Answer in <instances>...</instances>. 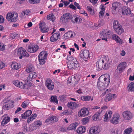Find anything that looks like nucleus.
Returning <instances> with one entry per match:
<instances>
[{
  "label": "nucleus",
  "instance_id": "obj_1",
  "mask_svg": "<svg viewBox=\"0 0 134 134\" xmlns=\"http://www.w3.org/2000/svg\"><path fill=\"white\" fill-rule=\"evenodd\" d=\"M110 75L105 74L101 75L99 78L97 87L100 90L102 91L107 88L110 83Z\"/></svg>",
  "mask_w": 134,
  "mask_h": 134
},
{
  "label": "nucleus",
  "instance_id": "obj_2",
  "mask_svg": "<svg viewBox=\"0 0 134 134\" xmlns=\"http://www.w3.org/2000/svg\"><path fill=\"white\" fill-rule=\"evenodd\" d=\"M110 63L108 59L104 56H100L99 57L98 60L96 63L97 70L99 71L102 70L103 68L106 69L109 66Z\"/></svg>",
  "mask_w": 134,
  "mask_h": 134
},
{
  "label": "nucleus",
  "instance_id": "obj_3",
  "mask_svg": "<svg viewBox=\"0 0 134 134\" xmlns=\"http://www.w3.org/2000/svg\"><path fill=\"white\" fill-rule=\"evenodd\" d=\"M72 15L70 13H65L61 16L60 18V21L63 24L66 23L70 20L72 22H74Z\"/></svg>",
  "mask_w": 134,
  "mask_h": 134
},
{
  "label": "nucleus",
  "instance_id": "obj_4",
  "mask_svg": "<svg viewBox=\"0 0 134 134\" xmlns=\"http://www.w3.org/2000/svg\"><path fill=\"white\" fill-rule=\"evenodd\" d=\"M16 53L19 56V58L21 59L23 57H27L29 56L26 50L22 47L19 48L18 49L15 50Z\"/></svg>",
  "mask_w": 134,
  "mask_h": 134
},
{
  "label": "nucleus",
  "instance_id": "obj_5",
  "mask_svg": "<svg viewBox=\"0 0 134 134\" xmlns=\"http://www.w3.org/2000/svg\"><path fill=\"white\" fill-rule=\"evenodd\" d=\"M18 13L10 12L7 13L6 19L8 21L15 22L18 20Z\"/></svg>",
  "mask_w": 134,
  "mask_h": 134
},
{
  "label": "nucleus",
  "instance_id": "obj_6",
  "mask_svg": "<svg viewBox=\"0 0 134 134\" xmlns=\"http://www.w3.org/2000/svg\"><path fill=\"white\" fill-rule=\"evenodd\" d=\"M90 53L89 51L86 49L82 50L80 52L79 56L87 62V59L90 58Z\"/></svg>",
  "mask_w": 134,
  "mask_h": 134
},
{
  "label": "nucleus",
  "instance_id": "obj_7",
  "mask_svg": "<svg viewBox=\"0 0 134 134\" xmlns=\"http://www.w3.org/2000/svg\"><path fill=\"white\" fill-rule=\"evenodd\" d=\"M39 48V47L36 44H31L28 46L27 51L31 53L37 52Z\"/></svg>",
  "mask_w": 134,
  "mask_h": 134
},
{
  "label": "nucleus",
  "instance_id": "obj_8",
  "mask_svg": "<svg viewBox=\"0 0 134 134\" xmlns=\"http://www.w3.org/2000/svg\"><path fill=\"white\" fill-rule=\"evenodd\" d=\"M100 128L98 126L91 127L89 129V134H99L100 131Z\"/></svg>",
  "mask_w": 134,
  "mask_h": 134
},
{
  "label": "nucleus",
  "instance_id": "obj_9",
  "mask_svg": "<svg viewBox=\"0 0 134 134\" xmlns=\"http://www.w3.org/2000/svg\"><path fill=\"white\" fill-rule=\"evenodd\" d=\"M46 86L50 90H52L54 88V83L50 79H48L46 82Z\"/></svg>",
  "mask_w": 134,
  "mask_h": 134
},
{
  "label": "nucleus",
  "instance_id": "obj_10",
  "mask_svg": "<svg viewBox=\"0 0 134 134\" xmlns=\"http://www.w3.org/2000/svg\"><path fill=\"white\" fill-rule=\"evenodd\" d=\"M120 117L119 114H115L110 120L111 122L114 124H116L119 123V120L120 119Z\"/></svg>",
  "mask_w": 134,
  "mask_h": 134
},
{
  "label": "nucleus",
  "instance_id": "obj_11",
  "mask_svg": "<svg viewBox=\"0 0 134 134\" xmlns=\"http://www.w3.org/2000/svg\"><path fill=\"white\" fill-rule=\"evenodd\" d=\"M89 111L88 109L83 108L81 109L78 112V115L80 117H84L88 115Z\"/></svg>",
  "mask_w": 134,
  "mask_h": 134
},
{
  "label": "nucleus",
  "instance_id": "obj_12",
  "mask_svg": "<svg viewBox=\"0 0 134 134\" xmlns=\"http://www.w3.org/2000/svg\"><path fill=\"white\" fill-rule=\"evenodd\" d=\"M126 63L125 62H121L117 67V71L119 73H121L126 67Z\"/></svg>",
  "mask_w": 134,
  "mask_h": 134
},
{
  "label": "nucleus",
  "instance_id": "obj_13",
  "mask_svg": "<svg viewBox=\"0 0 134 134\" xmlns=\"http://www.w3.org/2000/svg\"><path fill=\"white\" fill-rule=\"evenodd\" d=\"M121 11L122 12V14L129 15L131 16H133V14L131 13V10L127 7H124L122 9V10H121Z\"/></svg>",
  "mask_w": 134,
  "mask_h": 134
},
{
  "label": "nucleus",
  "instance_id": "obj_14",
  "mask_svg": "<svg viewBox=\"0 0 134 134\" xmlns=\"http://www.w3.org/2000/svg\"><path fill=\"white\" fill-rule=\"evenodd\" d=\"M122 115L124 119L129 120L132 117V114L130 111H125L123 112Z\"/></svg>",
  "mask_w": 134,
  "mask_h": 134
},
{
  "label": "nucleus",
  "instance_id": "obj_15",
  "mask_svg": "<svg viewBox=\"0 0 134 134\" xmlns=\"http://www.w3.org/2000/svg\"><path fill=\"white\" fill-rule=\"evenodd\" d=\"M80 75L79 74H76L73 77V78L69 77L68 81V82L69 83H71V81H69V80H72V79H73V81H74V84H76L78 83L80 79V77L79 76Z\"/></svg>",
  "mask_w": 134,
  "mask_h": 134
},
{
  "label": "nucleus",
  "instance_id": "obj_16",
  "mask_svg": "<svg viewBox=\"0 0 134 134\" xmlns=\"http://www.w3.org/2000/svg\"><path fill=\"white\" fill-rule=\"evenodd\" d=\"M13 83L15 86L21 89H24L25 88L26 84L24 83L23 85L22 82L18 80H16L13 81Z\"/></svg>",
  "mask_w": 134,
  "mask_h": 134
},
{
  "label": "nucleus",
  "instance_id": "obj_17",
  "mask_svg": "<svg viewBox=\"0 0 134 134\" xmlns=\"http://www.w3.org/2000/svg\"><path fill=\"white\" fill-rule=\"evenodd\" d=\"M112 34V32L110 31H109L107 32L104 31H102L100 34L101 38H109Z\"/></svg>",
  "mask_w": 134,
  "mask_h": 134
},
{
  "label": "nucleus",
  "instance_id": "obj_18",
  "mask_svg": "<svg viewBox=\"0 0 134 134\" xmlns=\"http://www.w3.org/2000/svg\"><path fill=\"white\" fill-rule=\"evenodd\" d=\"M112 38L117 43L119 44H122L123 43V40L120 39V37L115 34H113L112 35Z\"/></svg>",
  "mask_w": 134,
  "mask_h": 134
},
{
  "label": "nucleus",
  "instance_id": "obj_19",
  "mask_svg": "<svg viewBox=\"0 0 134 134\" xmlns=\"http://www.w3.org/2000/svg\"><path fill=\"white\" fill-rule=\"evenodd\" d=\"M113 112L110 110H109L106 111V113L104 115V121H107L110 119L112 115Z\"/></svg>",
  "mask_w": 134,
  "mask_h": 134
},
{
  "label": "nucleus",
  "instance_id": "obj_20",
  "mask_svg": "<svg viewBox=\"0 0 134 134\" xmlns=\"http://www.w3.org/2000/svg\"><path fill=\"white\" fill-rule=\"evenodd\" d=\"M58 120V119L55 116H49L45 121V122H48L49 124H51L52 122H56Z\"/></svg>",
  "mask_w": 134,
  "mask_h": 134
},
{
  "label": "nucleus",
  "instance_id": "obj_21",
  "mask_svg": "<svg viewBox=\"0 0 134 134\" xmlns=\"http://www.w3.org/2000/svg\"><path fill=\"white\" fill-rule=\"evenodd\" d=\"M3 117H4L1 123V125L2 126H4L10 120V118L7 115H4Z\"/></svg>",
  "mask_w": 134,
  "mask_h": 134
},
{
  "label": "nucleus",
  "instance_id": "obj_22",
  "mask_svg": "<svg viewBox=\"0 0 134 134\" xmlns=\"http://www.w3.org/2000/svg\"><path fill=\"white\" fill-rule=\"evenodd\" d=\"M37 76V74L35 72L30 73L28 76L27 77V82L31 81L33 79H35Z\"/></svg>",
  "mask_w": 134,
  "mask_h": 134
},
{
  "label": "nucleus",
  "instance_id": "obj_23",
  "mask_svg": "<svg viewBox=\"0 0 134 134\" xmlns=\"http://www.w3.org/2000/svg\"><path fill=\"white\" fill-rule=\"evenodd\" d=\"M14 102L11 100L7 101L5 103V106L7 108H11L14 106Z\"/></svg>",
  "mask_w": 134,
  "mask_h": 134
},
{
  "label": "nucleus",
  "instance_id": "obj_24",
  "mask_svg": "<svg viewBox=\"0 0 134 134\" xmlns=\"http://www.w3.org/2000/svg\"><path fill=\"white\" fill-rule=\"evenodd\" d=\"M115 94L109 93L108 96H107L104 99L105 102H107L111 100L112 99L115 98Z\"/></svg>",
  "mask_w": 134,
  "mask_h": 134
},
{
  "label": "nucleus",
  "instance_id": "obj_25",
  "mask_svg": "<svg viewBox=\"0 0 134 134\" xmlns=\"http://www.w3.org/2000/svg\"><path fill=\"white\" fill-rule=\"evenodd\" d=\"M77 125L78 124L77 123H71L68 126L67 128V130H75L76 129Z\"/></svg>",
  "mask_w": 134,
  "mask_h": 134
},
{
  "label": "nucleus",
  "instance_id": "obj_26",
  "mask_svg": "<svg viewBox=\"0 0 134 134\" xmlns=\"http://www.w3.org/2000/svg\"><path fill=\"white\" fill-rule=\"evenodd\" d=\"M121 5L119 2H115L112 4V8L113 10H115L116 9L120 8Z\"/></svg>",
  "mask_w": 134,
  "mask_h": 134
},
{
  "label": "nucleus",
  "instance_id": "obj_27",
  "mask_svg": "<svg viewBox=\"0 0 134 134\" xmlns=\"http://www.w3.org/2000/svg\"><path fill=\"white\" fill-rule=\"evenodd\" d=\"M108 108V107L106 105H104L102 106L100 108V107L99 106H94L92 108V110L96 109L97 110L99 109V111L101 113L102 111L103 110L107 109Z\"/></svg>",
  "mask_w": 134,
  "mask_h": 134
},
{
  "label": "nucleus",
  "instance_id": "obj_28",
  "mask_svg": "<svg viewBox=\"0 0 134 134\" xmlns=\"http://www.w3.org/2000/svg\"><path fill=\"white\" fill-rule=\"evenodd\" d=\"M47 55L48 54L46 51H42L38 55V58H41L46 59Z\"/></svg>",
  "mask_w": 134,
  "mask_h": 134
},
{
  "label": "nucleus",
  "instance_id": "obj_29",
  "mask_svg": "<svg viewBox=\"0 0 134 134\" xmlns=\"http://www.w3.org/2000/svg\"><path fill=\"white\" fill-rule=\"evenodd\" d=\"M114 30L119 35H121L124 32V30L121 25L114 29Z\"/></svg>",
  "mask_w": 134,
  "mask_h": 134
},
{
  "label": "nucleus",
  "instance_id": "obj_30",
  "mask_svg": "<svg viewBox=\"0 0 134 134\" xmlns=\"http://www.w3.org/2000/svg\"><path fill=\"white\" fill-rule=\"evenodd\" d=\"M78 105V104L73 102H69L67 104L68 106L72 109L76 108Z\"/></svg>",
  "mask_w": 134,
  "mask_h": 134
},
{
  "label": "nucleus",
  "instance_id": "obj_31",
  "mask_svg": "<svg viewBox=\"0 0 134 134\" xmlns=\"http://www.w3.org/2000/svg\"><path fill=\"white\" fill-rule=\"evenodd\" d=\"M75 34L74 32L72 31H69L65 33L64 35L65 37L68 38H71L72 36H74Z\"/></svg>",
  "mask_w": 134,
  "mask_h": 134
},
{
  "label": "nucleus",
  "instance_id": "obj_32",
  "mask_svg": "<svg viewBox=\"0 0 134 134\" xmlns=\"http://www.w3.org/2000/svg\"><path fill=\"white\" fill-rule=\"evenodd\" d=\"M86 127L85 126L79 127L77 128L76 131L79 134H82L84 133L85 131Z\"/></svg>",
  "mask_w": 134,
  "mask_h": 134
},
{
  "label": "nucleus",
  "instance_id": "obj_33",
  "mask_svg": "<svg viewBox=\"0 0 134 134\" xmlns=\"http://www.w3.org/2000/svg\"><path fill=\"white\" fill-rule=\"evenodd\" d=\"M128 91L134 92V83L132 82L128 85L127 87Z\"/></svg>",
  "mask_w": 134,
  "mask_h": 134
},
{
  "label": "nucleus",
  "instance_id": "obj_34",
  "mask_svg": "<svg viewBox=\"0 0 134 134\" xmlns=\"http://www.w3.org/2000/svg\"><path fill=\"white\" fill-rule=\"evenodd\" d=\"M73 61V70H77L80 67V64L76 59H74Z\"/></svg>",
  "mask_w": 134,
  "mask_h": 134
},
{
  "label": "nucleus",
  "instance_id": "obj_35",
  "mask_svg": "<svg viewBox=\"0 0 134 134\" xmlns=\"http://www.w3.org/2000/svg\"><path fill=\"white\" fill-rule=\"evenodd\" d=\"M101 113L98 111L93 116V120L96 121L99 119V116Z\"/></svg>",
  "mask_w": 134,
  "mask_h": 134
},
{
  "label": "nucleus",
  "instance_id": "obj_36",
  "mask_svg": "<svg viewBox=\"0 0 134 134\" xmlns=\"http://www.w3.org/2000/svg\"><path fill=\"white\" fill-rule=\"evenodd\" d=\"M35 69L32 65H30L28 68L26 69V72L28 73H31L34 72Z\"/></svg>",
  "mask_w": 134,
  "mask_h": 134
},
{
  "label": "nucleus",
  "instance_id": "obj_37",
  "mask_svg": "<svg viewBox=\"0 0 134 134\" xmlns=\"http://www.w3.org/2000/svg\"><path fill=\"white\" fill-rule=\"evenodd\" d=\"M47 19L48 20L54 22L55 20V17L53 14H50L47 15Z\"/></svg>",
  "mask_w": 134,
  "mask_h": 134
},
{
  "label": "nucleus",
  "instance_id": "obj_38",
  "mask_svg": "<svg viewBox=\"0 0 134 134\" xmlns=\"http://www.w3.org/2000/svg\"><path fill=\"white\" fill-rule=\"evenodd\" d=\"M51 102L55 104H58V100L57 99V97L56 96H52L51 98Z\"/></svg>",
  "mask_w": 134,
  "mask_h": 134
},
{
  "label": "nucleus",
  "instance_id": "obj_39",
  "mask_svg": "<svg viewBox=\"0 0 134 134\" xmlns=\"http://www.w3.org/2000/svg\"><path fill=\"white\" fill-rule=\"evenodd\" d=\"M13 69L14 70H17L19 69L20 68L21 66L19 64L17 63H13L12 65Z\"/></svg>",
  "mask_w": 134,
  "mask_h": 134
},
{
  "label": "nucleus",
  "instance_id": "obj_40",
  "mask_svg": "<svg viewBox=\"0 0 134 134\" xmlns=\"http://www.w3.org/2000/svg\"><path fill=\"white\" fill-rule=\"evenodd\" d=\"M81 100L86 101H89L91 99V97L90 96H82L81 97Z\"/></svg>",
  "mask_w": 134,
  "mask_h": 134
},
{
  "label": "nucleus",
  "instance_id": "obj_41",
  "mask_svg": "<svg viewBox=\"0 0 134 134\" xmlns=\"http://www.w3.org/2000/svg\"><path fill=\"white\" fill-rule=\"evenodd\" d=\"M121 25L119 23L118 21L117 20H114L113 23V29H114L119 27Z\"/></svg>",
  "mask_w": 134,
  "mask_h": 134
},
{
  "label": "nucleus",
  "instance_id": "obj_42",
  "mask_svg": "<svg viewBox=\"0 0 134 134\" xmlns=\"http://www.w3.org/2000/svg\"><path fill=\"white\" fill-rule=\"evenodd\" d=\"M74 59H76L70 55L68 56L66 58V60H68L67 62H73V61H74Z\"/></svg>",
  "mask_w": 134,
  "mask_h": 134
},
{
  "label": "nucleus",
  "instance_id": "obj_43",
  "mask_svg": "<svg viewBox=\"0 0 134 134\" xmlns=\"http://www.w3.org/2000/svg\"><path fill=\"white\" fill-rule=\"evenodd\" d=\"M66 96L65 95H62L59 97V99L62 102H64L66 100Z\"/></svg>",
  "mask_w": 134,
  "mask_h": 134
},
{
  "label": "nucleus",
  "instance_id": "obj_44",
  "mask_svg": "<svg viewBox=\"0 0 134 134\" xmlns=\"http://www.w3.org/2000/svg\"><path fill=\"white\" fill-rule=\"evenodd\" d=\"M73 62H67V66L68 68L70 70H73Z\"/></svg>",
  "mask_w": 134,
  "mask_h": 134
},
{
  "label": "nucleus",
  "instance_id": "obj_45",
  "mask_svg": "<svg viewBox=\"0 0 134 134\" xmlns=\"http://www.w3.org/2000/svg\"><path fill=\"white\" fill-rule=\"evenodd\" d=\"M87 9L88 11L90 12V13L91 14L93 15L94 14V12L91 7V6L89 5L87 7Z\"/></svg>",
  "mask_w": 134,
  "mask_h": 134
},
{
  "label": "nucleus",
  "instance_id": "obj_46",
  "mask_svg": "<svg viewBox=\"0 0 134 134\" xmlns=\"http://www.w3.org/2000/svg\"><path fill=\"white\" fill-rule=\"evenodd\" d=\"M28 1L30 3L33 4L39 3L40 2V0H28Z\"/></svg>",
  "mask_w": 134,
  "mask_h": 134
},
{
  "label": "nucleus",
  "instance_id": "obj_47",
  "mask_svg": "<svg viewBox=\"0 0 134 134\" xmlns=\"http://www.w3.org/2000/svg\"><path fill=\"white\" fill-rule=\"evenodd\" d=\"M131 128H129L125 130L124 131V134H130L132 132Z\"/></svg>",
  "mask_w": 134,
  "mask_h": 134
},
{
  "label": "nucleus",
  "instance_id": "obj_48",
  "mask_svg": "<svg viewBox=\"0 0 134 134\" xmlns=\"http://www.w3.org/2000/svg\"><path fill=\"white\" fill-rule=\"evenodd\" d=\"M38 58V59L39 64L40 65H43L45 63V60H46V59H44L41 58Z\"/></svg>",
  "mask_w": 134,
  "mask_h": 134
},
{
  "label": "nucleus",
  "instance_id": "obj_49",
  "mask_svg": "<svg viewBox=\"0 0 134 134\" xmlns=\"http://www.w3.org/2000/svg\"><path fill=\"white\" fill-rule=\"evenodd\" d=\"M29 102L27 100L23 102L21 104L22 107L24 108H25L29 104Z\"/></svg>",
  "mask_w": 134,
  "mask_h": 134
},
{
  "label": "nucleus",
  "instance_id": "obj_50",
  "mask_svg": "<svg viewBox=\"0 0 134 134\" xmlns=\"http://www.w3.org/2000/svg\"><path fill=\"white\" fill-rule=\"evenodd\" d=\"M35 124L37 127H40L42 125V122L40 120H38L35 121Z\"/></svg>",
  "mask_w": 134,
  "mask_h": 134
},
{
  "label": "nucleus",
  "instance_id": "obj_51",
  "mask_svg": "<svg viewBox=\"0 0 134 134\" xmlns=\"http://www.w3.org/2000/svg\"><path fill=\"white\" fill-rule=\"evenodd\" d=\"M42 24H40V28L41 29V31L44 33H46L49 30V28H47L46 29V30H43V28L42 26H41Z\"/></svg>",
  "mask_w": 134,
  "mask_h": 134
},
{
  "label": "nucleus",
  "instance_id": "obj_52",
  "mask_svg": "<svg viewBox=\"0 0 134 134\" xmlns=\"http://www.w3.org/2000/svg\"><path fill=\"white\" fill-rule=\"evenodd\" d=\"M26 114V115L27 117H29L32 114V111L30 110H28L26 111L25 113Z\"/></svg>",
  "mask_w": 134,
  "mask_h": 134
},
{
  "label": "nucleus",
  "instance_id": "obj_53",
  "mask_svg": "<svg viewBox=\"0 0 134 134\" xmlns=\"http://www.w3.org/2000/svg\"><path fill=\"white\" fill-rule=\"evenodd\" d=\"M53 37H54L57 40L58 39V37L60 36V34L59 33H54L53 35Z\"/></svg>",
  "mask_w": 134,
  "mask_h": 134
},
{
  "label": "nucleus",
  "instance_id": "obj_54",
  "mask_svg": "<svg viewBox=\"0 0 134 134\" xmlns=\"http://www.w3.org/2000/svg\"><path fill=\"white\" fill-rule=\"evenodd\" d=\"M89 118L88 117L84 118L83 119L82 122L85 124H87Z\"/></svg>",
  "mask_w": 134,
  "mask_h": 134
},
{
  "label": "nucleus",
  "instance_id": "obj_55",
  "mask_svg": "<svg viewBox=\"0 0 134 134\" xmlns=\"http://www.w3.org/2000/svg\"><path fill=\"white\" fill-rule=\"evenodd\" d=\"M73 19H74L75 22L77 23H79L80 22V18L78 17H73Z\"/></svg>",
  "mask_w": 134,
  "mask_h": 134
},
{
  "label": "nucleus",
  "instance_id": "obj_56",
  "mask_svg": "<svg viewBox=\"0 0 134 134\" xmlns=\"http://www.w3.org/2000/svg\"><path fill=\"white\" fill-rule=\"evenodd\" d=\"M5 49V46L2 43H0V50L3 51Z\"/></svg>",
  "mask_w": 134,
  "mask_h": 134
},
{
  "label": "nucleus",
  "instance_id": "obj_57",
  "mask_svg": "<svg viewBox=\"0 0 134 134\" xmlns=\"http://www.w3.org/2000/svg\"><path fill=\"white\" fill-rule=\"evenodd\" d=\"M30 12L29 10H26L23 11L24 14H25V16L28 15H29Z\"/></svg>",
  "mask_w": 134,
  "mask_h": 134
},
{
  "label": "nucleus",
  "instance_id": "obj_58",
  "mask_svg": "<svg viewBox=\"0 0 134 134\" xmlns=\"http://www.w3.org/2000/svg\"><path fill=\"white\" fill-rule=\"evenodd\" d=\"M18 36L19 35L18 34L15 33L12 35L11 37L13 39H17Z\"/></svg>",
  "mask_w": 134,
  "mask_h": 134
},
{
  "label": "nucleus",
  "instance_id": "obj_59",
  "mask_svg": "<svg viewBox=\"0 0 134 134\" xmlns=\"http://www.w3.org/2000/svg\"><path fill=\"white\" fill-rule=\"evenodd\" d=\"M69 7L70 8H71L74 10H76V7L72 4H70L69 6Z\"/></svg>",
  "mask_w": 134,
  "mask_h": 134
},
{
  "label": "nucleus",
  "instance_id": "obj_60",
  "mask_svg": "<svg viewBox=\"0 0 134 134\" xmlns=\"http://www.w3.org/2000/svg\"><path fill=\"white\" fill-rule=\"evenodd\" d=\"M5 66V65L4 63L0 61V69H2Z\"/></svg>",
  "mask_w": 134,
  "mask_h": 134
},
{
  "label": "nucleus",
  "instance_id": "obj_61",
  "mask_svg": "<svg viewBox=\"0 0 134 134\" xmlns=\"http://www.w3.org/2000/svg\"><path fill=\"white\" fill-rule=\"evenodd\" d=\"M104 11L101 10L99 14V17L100 18L102 16L104 15Z\"/></svg>",
  "mask_w": 134,
  "mask_h": 134
},
{
  "label": "nucleus",
  "instance_id": "obj_62",
  "mask_svg": "<svg viewBox=\"0 0 134 134\" xmlns=\"http://www.w3.org/2000/svg\"><path fill=\"white\" fill-rule=\"evenodd\" d=\"M57 40L56 39H55V38L52 36L50 38V41L52 42H55Z\"/></svg>",
  "mask_w": 134,
  "mask_h": 134
},
{
  "label": "nucleus",
  "instance_id": "obj_63",
  "mask_svg": "<svg viewBox=\"0 0 134 134\" xmlns=\"http://www.w3.org/2000/svg\"><path fill=\"white\" fill-rule=\"evenodd\" d=\"M4 22V19L3 17L0 15V23H2Z\"/></svg>",
  "mask_w": 134,
  "mask_h": 134
},
{
  "label": "nucleus",
  "instance_id": "obj_64",
  "mask_svg": "<svg viewBox=\"0 0 134 134\" xmlns=\"http://www.w3.org/2000/svg\"><path fill=\"white\" fill-rule=\"evenodd\" d=\"M34 120L31 116L27 120V122L28 123H29L30 121H32Z\"/></svg>",
  "mask_w": 134,
  "mask_h": 134
}]
</instances>
